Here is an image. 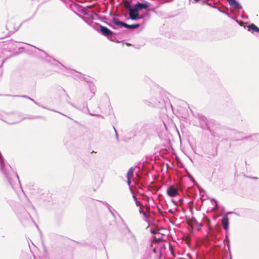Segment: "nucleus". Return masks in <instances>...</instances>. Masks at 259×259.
<instances>
[{"instance_id": "obj_19", "label": "nucleus", "mask_w": 259, "mask_h": 259, "mask_svg": "<svg viewBox=\"0 0 259 259\" xmlns=\"http://www.w3.org/2000/svg\"><path fill=\"white\" fill-rule=\"evenodd\" d=\"M127 183L129 186L131 185V178H127Z\"/></svg>"}, {"instance_id": "obj_4", "label": "nucleus", "mask_w": 259, "mask_h": 259, "mask_svg": "<svg viewBox=\"0 0 259 259\" xmlns=\"http://www.w3.org/2000/svg\"><path fill=\"white\" fill-rule=\"evenodd\" d=\"M166 193L167 195L170 197H175L179 194L177 188L172 185L167 188Z\"/></svg>"}, {"instance_id": "obj_2", "label": "nucleus", "mask_w": 259, "mask_h": 259, "mask_svg": "<svg viewBox=\"0 0 259 259\" xmlns=\"http://www.w3.org/2000/svg\"><path fill=\"white\" fill-rule=\"evenodd\" d=\"M113 21L114 23L117 25L120 26H123L128 29H136L138 28L140 26L139 24H136L133 25H128L123 22L120 21L118 19L116 18H113Z\"/></svg>"}, {"instance_id": "obj_32", "label": "nucleus", "mask_w": 259, "mask_h": 259, "mask_svg": "<svg viewBox=\"0 0 259 259\" xmlns=\"http://www.w3.org/2000/svg\"><path fill=\"white\" fill-rule=\"evenodd\" d=\"M147 259H150V258H147Z\"/></svg>"}, {"instance_id": "obj_6", "label": "nucleus", "mask_w": 259, "mask_h": 259, "mask_svg": "<svg viewBox=\"0 0 259 259\" xmlns=\"http://www.w3.org/2000/svg\"><path fill=\"white\" fill-rule=\"evenodd\" d=\"M222 223L223 228L227 231L229 229V219L227 215H225L222 219Z\"/></svg>"}, {"instance_id": "obj_15", "label": "nucleus", "mask_w": 259, "mask_h": 259, "mask_svg": "<svg viewBox=\"0 0 259 259\" xmlns=\"http://www.w3.org/2000/svg\"><path fill=\"white\" fill-rule=\"evenodd\" d=\"M22 97H24V98H25L28 99H29L30 100H31V101H33L35 104H36L38 105V104H37L36 102H35V101H34L33 99H31V98H30V97H28V96H22Z\"/></svg>"}, {"instance_id": "obj_8", "label": "nucleus", "mask_w": 259, "mask_h": 259, "mask_svg": "<svg viewBox=\"0 0 259 259\" xmlns=\"http://www.w3.org/2000/svg\"><path fill=\"white\" fill-rule=\"evenodd\" d=\"M248 30L249 31H253L259 32V28H258L255 25L251 24L248 25Z\"/></svg>"}, {"instance_id": "obj_29", "label": "nucleus", "mask_w": 259, "mask_h": 259, "mask_svg": "<svg viewBox=\"0 0 259 259\" xmlns=\"http://www.w3.org/2000/svg\"><path fill=\"white\" fill-rule=\"evenodd\" d=\"M69 104H70L71 106H73V105L72 103H69Z\"/></svg>"}, {"instance_id": "obj_26", "label": "nucleus", "mask_w": 259, "mask_h": 259, "mask_svg": "<svg viewBox=\"0 0 259 259\" xmlns=\"http://www.w3.org/2000/svg\"><path fill=\"white\" fill-rule=\"evenodd\" d=\"M194 1L195 3H196L199 1V0H194Z\"/></svg>"}, {"instance_id": "obj_20", "label": "nucleus", "mask_w": 259, "mask_h": 259, "mask_svg": "<svg viewBox=\"0 0 259 259\" xmlns=\"http://www.w3.org/2000/svg\"><path fill=\"white\" fill-rule=\"evenodd\" d=\"M89 114L92 115V116H100L99 114H93V113H89Z\"/></svg>"}, {"instance_id": "obj_30", "label": "nucleus", "mask_w": 259, "mask_h": 259, "mask_svg": "<svg viewBox=\"0 0 259 259\" xmlns=\"http://www.w3.org/2000/svg\"><path fill=\"white\" fill-rule=\"evenodd\" d=\"M126 44H127V46H130L131 45V44H127V43Z\"/></svg>"}, {"instance_id": "obj_27", "label": "nucleus", "mask_w": 259, "mask_h": 259, "mask_svg": "<svg viewBox=\"0 0 259 259\" xmlns=\"http://www.w3.org/2000/svg\"><path fill=\"white\" fill-rule=\"evenodd\" d=\"M109 25L110 26H111L112 28H115V27H114L112 25H111V24H109Z\"/></svg>"}, {"instance_id": "obj_9", "label": "nucleus", "mask_w": 259, "mask_h": 259, "mask_svg": "<svg viewBox=\"0 0 259 259\" xmlns=\"http://www.w3.org/2000/svg\"><path fill=\"white\" fill-rule=\"evenodd\" d=\"M134 171V168L133 167H131L129 170H128V172L126 175V178H131L133 177V172Z\"/></svg>"}, {"instance_id": "obj_23", "label": "nucleus", "mask_w": 259, "mask_h": 259, "mask_svg": "<svg viewBox=\"0 0 259 259\" xmlns=\"http://www.w3.org/2000/svg\"><path fill=\"white\" fill-rule=\"evenodd\" d=\"M133 198L134 199L135 201L137 200V198H136V196L135 194L133 195Z\"/></svg>"}, {"instance_id": "obj_16", "label": "nucleus", "mask_w": 259, "mask_h": 259, "mask_svg": "<svg viewBox=\"0 0 259 259\" xmlns=\"http://www.w3.org/2000/svg\"><path fill=\"white\" fill-rule=\"evenodd\" d=\"M14 176L15 179L18 181L19 184H20V182L18 175L17 174H14Z\"/></svg>"}, {"instance_id": "obj_14", "label": "nucleus", "mask_w": 259, "mask_h": 259, "mask_svg": "<svg viewBox=\"0 0 259 259\" xmlns=\"http://www.w3.org/2000/svg\"><path fill=\"white\" fill-rule=\"evenodd\" d=\"M229 5L232 6L236 2V0H227Z\"/></svg>"}, {"instance_id": "obj_5", "label": "nucleus", "mask_w": 259, "mask_h": 259, "mask_svg": "<svg viewBox=\"0 0 259 259\" xmlns=\"http://www.w3.org/2000/svg\"><path fill=\"white\" fill-rule=\"evenodd\" d=\"M149 7V4L148 2H146L145 3H138L134 6V8H135L138 11L142 10V9H147Z\"/></svg>"}, {"instance_id": "obj_3", "label": "nucleus", "mask_w": 259, "mask_h": 259, "mask_svg": "<svg viewBox=\"0 0 259 259\" xmlns=\"http://www.w3.org/2000/svg\"><path fill=\"white\" fill-rule=\"evenodd\" d=\"M100 29L103 35L107 36L111 40H113L112 35L113 34V32L112 31L107 28L106 27L103 26L102 25H100Z\"/></svg>"}, {"instance_id": "obj_7", "label": "nucleus", "mask_w": 259, "mask_h": 259, "mask_svg": "<svg viewBox=\"0 0 259 259\" xmlns=\"http://www.w3.org/2000/svg\"><path fill=\"white\" fill-rule=\"evenodd\" d=\"M82 13L88 16V17H82V16L80 17L81 18V19L84 22H85L87 23H88V19H91L92 20H94V16L92 15L89 14L87 12H86L85 11L83 10L82 11Z\"/></svg>"}, {"instance_id": "obj_28", "label": "nucleus", "mask_w": 259, "mask_h": 259, "mask_svg": "<svg viewBox=\"0 0 259 259\" xmlns=\"http://www.w3.org/2000/svg\"><path fill=\"white\" fill-rule=\"evenodd\" d=\"M201 118L204 120V118H205L204 117H201Z\"/></svg>"}, {"instance_id": "obj_31", "label": "nucleus", "mask_w": 259, "mask_h": 259, "mask_svg": "<svg viewBox=\"0 0 259 259\" xmlns=\"http://www.w3.org/2000/svg\"><path fill=\"white\" fill-rule=\"evenodd\" d=\"M253 179H257V178H256V177H254V178H253Z\"/></svg>"}, {"instance_id": "obj_11", "label": "nucleus", "mask_w": 259, "mask_h": 259, "mask_svg": "<svg viewBox=\"0 0 259 259\" xmlns=\"http://www.w3.org/2000/svg\"><path fill=\"white\" fill-rule=\"evenodd\" d=\"M232 7L235 9H240L242 8L241 6L237 1Z\"/></svg>"}, {"instance_id": "obj_22", "label": "nucleus", "mask_w": 259, "mask_h": 259, "mask_svg": "<svg viewBox=\"0 0 259 259\" xmlns=\"http://www.w3.org/2000/svg\"><path fill=\"white\" fill-rule=\"evenodd\" d=\"M172 1V0H163L164 3L170 2H171Z\"/></svg>"}, {"instance_id": "obj_13", "label": "nucleus", "mask_w": 259, "mask_h": 259, "mask_svg": "<svg viewBox=\"0 0 259 259\" xmlns=\"http://www.w3.org/2000/svg\"><path fill=\"white\" fill-rule=\"evenodd\" d=\"M90 89L91 90V91L93 93V94H95V86L93 84H89Z\"/></svg>"}, {"instance_id": "obj_18", "label": "nucleus", "mask_w": 259, "mask_h": 259, "mask_svg": "<svg viewBox=\"0 0 259 259\" xmlns=\"http://www.w3.org/2000/svg\"><path fill=\"white\" fill-rule=\"evenodd\" d=\"M220 10V12H221L222 13H223L225 14H226V15H227L228 17H230V18H232V17H231L230 16V15H229V13H226V12H225L224 11H221V10Z\"/></svg>"}, {"instance_id": "obj_12", "label": "nucleus", "mask_w": 259, "mask_h": 259, "mask_svg": "<svg viewBox=\"0 0 259 259\" xmlns=\"http://www.w3.org/2000/svg\"><path fill=\"white\" fill-rule=\"evenodd\" d=\"M128 232L130 233V237L131 238L132 241L133 242L135 243L136 242V239L135 236L131 232L130 230L128 231Z\"/></svg>"}, {"instance_id": "obj_21", "label": "nucleus", "mask_w": 259, "mask_h": 259, "mask_svg": "<svg viewBox=\"0 0 259 259\" xmlns=\"http://www.w3.org/2000/svg\"><path fill=\"white\" fill-rule=\"evenodd\" d=\"M114 131L115 132V134H116V139L118 140V135H117V131H116L115 128L114 127Z\"/></svg>"}, {"instance_id": "obj_17", "label": "nucleus", "mask_w": 259, "mask_h": 259, "mask_svg": "<svg viewBox=\"0 0 259 259\" xmlns=\"http://www.w3.org/2000/svg\"><path fill=\"white\" fill-rule=\"evenodd\" d=\"M135 202H136V205L137 206H140V207H142V206L141 205L140 202L138 200H135Z\"/></svg>"}, {"instance_id": "obj_25", "label": "nucleus", "mask_w": 259, "mask_h": 259, "mask_svg": "<svg viewBox=\"0 0 259 259\" xmlns=\"http://www.w3.org/2000/svg\"><path fill=\"white\" fill-rule=\"evenodd\" d=\"M16 123V121L11 122H10L9 123H10V124H13V123Z\"/></svg>"}, {"instance_id": "obj_1", "label": "nucleus", "mask_w": 259, "mask_h": 259, "mask_svg": "<svg viewBox=\"0 0 259 259\" xmlns=\"http://www.w3.org/2000/svg\"><path fill=\"white\" fill-rule=\"evenodd\" d=\"M126 8L129 11V18L133 20L143 19L145 16L148 15V13H146L144 15H140L139 11L135 8H132L130 5L127 6Z\"/></svg>"}, {"instance_id": "obj_24", "label": "nucleus", "mask_w": 259, "mask_h": 259, "mask_svg": "<svg viewBox=\"0 0 259 259\" xmlns=\"http://www.w3.org/2000/svg\"><path fill=\"white\" fill-rule=\"evenodd\" d=\"M212 200L214 201L215 203V207H217V205H218V203H217V202L216 200H215L214 199H212Z\"/></svg>"}, {"instance_id": "obj_10", "label": "nucleus", "mask_w": 259, "mask_h": 259, "mask_svg": "<svg viewBox=\"0 0 259 259\" xmlns=\"http://www.w3.org/2000/svg\"><path fill=\"white\" fill-rule=\"evenodd\" d=\"M140 213L141 214H142L145 218H148L150 217V215L149 214H147L142 208V207H140V210H139Z\"/></svg>"}]
</instances>
